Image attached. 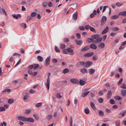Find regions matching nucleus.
<instances>
[{"mask_svg": "<svg viewBox=\"0 0 126 126\" xmlns=\"http://www.w3.org/2000/svg\"><path fill=\"white\" fill-rule=\"evenodd\" d=\"M109 28L108 27H106L104 30L102 32V34H104L106 33L108 31Z\"/></svg>", "mask_w": 126, "mask_h": 126, "instance_id": "2eb2a0df", "label": "nucleus"}, {"mask_svg": "<svg viewBox=\"0 0 126 126\" xmlns=\"http://www.w3.org/2000/svg\"><path fill=\"white\" fill-rule=\"evenodd\" d=\"M33 65H34L33 67V69L34 70L36 69L39 67V65L38 64H33Z\"/></svg>", "mask_w": 126, "mask_h": 126, "instance_id": "473e14b6", "label": "nucleus"}, {"mask_svg": "<svg viewBox=\"0 0 126 126\" xmlns=\"http://www.w3.org/2000/svg\"><path fill=\"white\" fill-rule=\"evenodd\" d=\"M42 105V103H37L35 105V106L37 107H39L41 106Z\"/></svg>", "mask_w": 126, "mask_h": 126, "instance_id": "ea45409f", "label": "nucleus"}, {"mask_svg": "<svg viewBox=\"0 0 126 126\" xmlns=\"http://www.w3.org/2000/svg\"><path fill=\"white\" fill-rule=\"evenodd\" d=\"M30 92L31 93L33 94L35 93L36 92V91L35 90L31 89L30 90Z\"/></svg>", "mask_w": 126, "mask_h": 126, "instance_id": "4d7b16f0", "label": "nucleus"}, {"mask_svg": "<svg viewBox=\"0 0 126 126\" xmlns=\"http://www.w3.org/2000/svg\"><path fill=\"white\" fill-rule=\"evenodd\" d=\"M67 49L68 52H73V50L70 47L69 48Z\"/></svg>", "mask_w": 126, "mask_h": 126, "instance_id": "f704fd0d", "label": "nucleus"}, {"mask_svg": "<svg viewBox=\"0 0 126 126\" xmlns=\"http://www.w3.org/2000/svg\"><path fill=\"white\" fill-rule=\"evenodd\" d=\"M123 80V78L121 79L118 83V85H120L122 83Z\"/></svg>", "mask_w": 126, "mask_h": 126, "instance_id": "a18cd8bd", "label": "nucleus"}, {"mask_svg": "<svg viewBox=\"0 0 126 126\" xmlns=\"http://www.w3.org/2000/svg\"><path fill=\"white\" fill-rule=\"evenodd\" d=\"M99 34H94L91 37L93 38L94 39H98L99 37Z\"/></svg>", "mask_w": 126, "mask_h": 126, "instance_id": "ddd939ff", "label": "nucleus"}, {"mask_svg": "<svg viewBox=\"0 0 126 126\" xmlns=\"http://www.w3.org/2000/svg\"><path fill=\"white\" fill-rule=\"evenodd\" d=\"M20 25L21 26L24 27L25 28H26L27 27L26 24L25 23H22L20 24Z\"/></svg>", "mask_w": 126, "mask_h": 126, "instance_id": "3c124183", "label": "nucleus"}, {"mask_svg": "<svg viewBox=\"0 0 126 126\" xmlns=\"http://www.w3.org/2000/svg\"><path fill=\"white\" fill-rule=\"evenodd\" d=\"M51 75L50 73H48V77L47 80V83H45V85L47 87L48 90L49 88V83L50 81V77Z\"/></svg>", "mask_w": 126, "mask_h": 126, "instance_id": "f257e3e1", "label": "nucleus"}, {"mask_svg": "<svg viewBox=\"0 0 126 126\" xmlns=\"http://www.w3.org/2000/svg\"><path fill=\"white\" fill-rule=\"evenodd\" d=\"M84 61H79L77 63L76 65V66L77 67H79L80 66H82L83 65H84Z\"/></svg>", "mask_w": 126, "mask_h": 126, "instance_id": "39448f33", "label": "nucleus"}, {"mask_svg": "<svg viewBox=\"0 0 126 126\" xmlns=\"http://www.w3.org/2000/svg\"><path fill=\"white\" fill-rule=\"evenodd\" d=\"M90 105L92 108L94 110L95 109V108L94 104L92 102L90 103Z\"/></svg>", "mask_w": 126, "mask_h": 126, "instance_id": "bb28decb", "label": "nucleus"}, {"mask_svg": "<svg viewBox=\"0 0 126 126\" xmlns=\"http://www.w3.org/2000/svg\"><path fill=\"white\" fill-rule=\"evenodd\" d=\"M112 95V92L111 91H109L107 95V98L108 99H110V98Z\"/></svg>", "mask_w": 126, "mask_h": 126, "instance_id": "a211bd4d", "label": "nucleus"}, {"mask_svg": "<svg viewBox=\"0 0 126 126\" xmlns=\"http://www.w3.org/2000/svg\"><path fill=\"white\" fill-rule=\"evenodd\" d=\"M89 49V48L88 47V46H87L85 47H84L82 49H81V51H86L87 50H88Z\"/></svg>", "mask_w": 126, "mask_h": 126, "instance_id": "412c9836", "label": "nucleus"}, {"mask_svg": "<svg viewBox=\"0 0 126 126\" xmlns=\"http://www.w3.org/2000/svg\"><path fill=\"white\" fill-rule=\"evenodd\" d=\"M70 81L72 83L75 84L78 83L79 82L78 80L75 79H71L70 80Z\"/></svg>", "mask_w": 126, "mask_h": 126, "instance_id": "9b49d317", "label": "nucleus"}, {"mask_svg": "<svg viewBox=\"0 0 126 126\" xmlns=\"http://www.w3.org/2000/svg\"><path fill=\"white\" fill-rule=\"evenodd\" d=\"M88 72L89 74L91 75L94 73L95 72V70L94 69L90 68L88 70Z\"/></svg>", "mask_w": 126, "mask_h": 126, "instance_id": "f8f14e48", "label": "nucleus"}, {"mask_svg": "<svg viewBox=\"0 0 126 126\" xmlns=\"http://www.w3.org/2000/svg\"><path fill=\"white\" fill-rule=\"evenodd\" d=\"M37 14V13L36 12H34L31 14V16L32 17H33L35 16Z\"/></svg>", "mask_w": 126, "mask_h": 126, "instance_id": "58836bf2", "label": "nucleus"}, {"mask_svg": "<svg viewBox=\"0 0 126 126\" xmlns=\"http://www.w3.org/2000/svg\"><path fill=\"white\" fill-rule=\"evenodd\" d=\"M90 92V91H88L82 93L81 97H85L88 95Z\"/></svg>", "mask_w": 126, "mask_h": 126, "instance_id": "1a4fd4ad", "label": "nucleus"}, {"mask_svg": "<svg viewBox=\"0 0 126 126\" xmlns=\"http://www.w3.org/2000/svg\"><path fill=\"white\" fill-rule=\"evenodd\" d=\"M93 63L92 62L88 61L86 62H84V66L86 68L88 67L92 64Z\"/></svg>", "mask_w": 126, "mask_h": 126, "instance_id": "7ed1b4c3", "label": "nucleus"}, {"mask_svg": "<svg viewBox=\"0 0 126 126\" xmlns=\"http://www.w3.org/2000/svg\"><path fill=\"white\" fill-rule=\"evenodd\" d=\"M57 97L58 98H60L62 97L61 94L60 93H58L57 94Z\"/></svg>", "mask_w": 126, "mask_h": 126, "instance_id": "69168bd1", "label": "nucleus"}, {"mask_svg": "<svg viewBox=\"0 0 126 126\" xmlns=\"http://www.w3.org/2000/svg\"><path fill=\"white\" fill-rule=\"evenodd\" d=\"M78 16V12L76 11L74 13L73 15V18L75 21H76L77 20Z\"/></svg>", "mask_w": 126, "mask_h": 126, "instance_id": "0eeeda50", "label": "nucleus"}, {"mask_svg": "<svg viewBox=\"0 0 126 126\" xmlns=\"http://www.w3.org/2000/svg\"><path fill=\"white\" fill-rule=\"evenodd\" d=\"M69 72V69L67 68H66L63 70L62 73L64 74L67 73Z\"/></svg>", "mask_w": 126, "mask_h": 126, "instance_id": "393cba45", "label": "nucleus"}, {"mask_svg": "<svg viewBox=\"0 0 126 126\" xmlns=\"http://www.w3.org/2000/svg\"><path fill=\"white\" fill-rule=\"evenodd\" d=\"M89 47L90 48L94 49H96L97 47L96 45L94 43L91 44L90 45Z\"/></svg>", "mask_w": 126, "mask_h": 126, "instance_id": "6e6552de", "label": "nucleus"}, {"mask_svg": "<svg viewBox=\"0 0 126 126\" xmlns=\"http://www.w3.org/2000/svg\"><path fill=\"white\" fill-rule=\"evenodd\" d=\"M105 46V45L104 44L103 42L101 43L98 46V47L101 48H104Z\"/></svg>", "mask_w": 126, "mask_h": 126, "instance_id": "dca6fc26", "label": "nucleus"}, {"mask_svg": "<svg viewBox=\"0 0 126 126\" xmlns=\"http://www.w3.org/2000/svg\"><path fill=\"white\" fill-rule=\"evenodd\" d=\"M118 15L119 16H126V11H125L120 12L118 13Z\"/></svg>", "mask_w": 126, "mask_h": 126, "instance_id": "4be33fe9", "label": "nucleus"}, {"mask_svg": "<svg viewBox=\"0 0 126 126\" xmlns=\"http://www.w3.org/2000/svg\"><path fill=\"white\" fill-rule=\"evenodd\" d=\"M107 18L105 16H103L102 17L101 21V25H103L106 22Z\"/></svg>", "mask_w": 126, "mask_h": 126, "instance_id": "20e7f679", "label": "nucleus"}, {"mask_svg": "<svg viewBox=\"0 0 126 126\" xmlns=\"http://www.w3.org/2000/svg\"><path fill=\"white\" fill-rule=\"evenodd\" d=\"M37 58L38 61H39L41 62L43 61V58L41 56H38L37 57Z\"/></svg>", "mask_w": 126, "mask_h": 126, "instance_id": "b1692460", "label": "nucleus"}, {"mask_svg": "<svg viewBox=\"0 0 126 126\" xmlns=\"http://www.w3.org/2000/svg\"><path fill=\"white\" fill-rule=\"evenodd\" d=\"M76 35L77 38H80V34L79 33H77L76 34Z\"/></svg>", "mask_w": 126, "mask_h": 126, "instance_id": "774afa93", "label": "nucleus"}, {"mask_svg": "<svg viewBox=\"0 0 126 126\" xmlns=\"http://www.w3.org/2000/svg\"><path fill=\"white\" fill-rule=\"evenodd\" d=\"M5 108L3 107H0V111H5Z\"/></svg>", "mask_w": 126, "mask_h": 126, "instance_id": "49530a36", "label": "nucleus"}, {"mask_svg": "<svg viewBox=\"0 0 126 126\" xmlns=\"http://www.w3.org/2000/svg\"><path fill=\"white\" fill-rule=\"evenodd\" d=\"M75 41L76 42L77 45H80L82 42V41L81 40H76Z\"/></svg>", "mask_w": 126, "mask_h": 126, "instance_id": "2f4dec72", "label": "nucleus"}, {"mask_svg": "<svg viewBox=\"0 0 126 126\" xmlns=\"http://www.w3.org/2000/svg\"><path fill=\"white\" fill-rule=\"evenodd\" d=\"M54 49L56 52H60V50L56 46H55Z\"/></svg>", "mask_w": 126, "mask_h": 126, "instance_id": "c85d7f7f", "label": "nucleus"}, {"mask_svg": "<svg viewBox=\"0 0 126 126\" xmlns=\"http://www.w3.org/2000/svg\"><path fill=\"white\" fill-rule=\"evenodd\" d=\"M79 29L82 31H84L85 30V28L83 26H79Z\"/></svg>", "mask_w": 126, "mask_h": 126, "instance_id": "6e6d98bb", "label": "nucleus"}, {"mask_svg": "<svg viewBox=\"0 0 126 126\" xmlns=\"http://www.w3.org/2000/svg\"><path fill=\"white\" fill-rule=\"evenodd\" d=\"M87 41L88 43H91L94 42V39L92 38H89L87 39Z\"/></svg>", "mask_w": 126, "mask_h": 126, "instance_id": "aec40b11", "label": "nucleus"}, {"mask_svg": "<svg viewBox=\"0 0 126 126\" xmlns=\"http://www.w3.org/2000/svg\"><path fill=\"white\" fill-rule=\"evenodd\" d=\"M119 29L117 27H113L112 28V30L114 31H117L119 30Z\"/></svg>", "mask_w": 126, "mask_h": 126, "instance_id": "a19ab883", "label": "nucleus"}, {"mask_svg": "<svg viewBox=\"0 0 126 126\" xmlns=\"http://www.w3.org/2000/svg\"><path fill=\"white\" fill-rule=\"evenodd\" d=\"M11 91V90L9 89H6L3 90L2 92V94H4L6 92H9Z\"/></svg>", "mask_w": 126, "mask_h": 126, "instance_id": "a878e982", "label": "nucleus"}, {"mask_svg": "<svg viewBox=\"0 0 126 126\" xmlns=\"http://www.w3.org/2000/svg\"><path fill=\"white\" fill-rule=\"evenodd\" d=\"M52 62L54 63H56L57 62V61L56 59L53 58L52 59Z\"/></svg>", "mask_w": 126, "mask_h": 126, "instance_id": "bf43d9fd", "label": "nucleus"}, {"mask_svg": "<svg viewBox=\"0 0 126 126\" xmlns=\"http://www.w3.org/2000/svg\"><path fill=\"white\" fill-rule=\"evenodd\" d=\"M12 6L14 9L16 10L17 7V6L15 4H13Z\"/></svg>", "mask_w": 126, "mask_h": 126, "instance_id": "864d4df0", "label": "nucleus"}, {"mask_svg": "<svg viewBox=\"0 0 126 126\" xmlns=\"http://www.w3.org/2000/svg\"><path fill=\"white\" fill-rule=\"evenodd\" d=\"M97 58V56L95 55L93 57V59L94 60H96Z\"/></svg>", "mask_w": 126, "mask_h": 126, "instance_id": "13d9d810", "label": "nucleus"}, {"mask_svg": "<svg viewBox=\"0 0 126 126\" xmlns=\"http://www.w3.org/2000/svg\"><path fill=\"white\" fill-rule=\"evenodd\" d=\"M103 99L101 97L98 98V101L99 103H102L103 101Z\"/></svg>", "mask_w": 126, "mask_h": 126, "instance_id": "4c0bfd02", "label": "nucleus"}, {"mask_svg": "<svg viewBox=\"0 0 126 126\" xmlns=\"http://www.w3.org/2000/svg\"><path fill=\"white\" fill-rule=\"evenodd\" d=\"M31 111L29 110H26L25 111V113L26 114H28L31 112Z\"/></svg>", "mask_w": 126, "mask_h": 126, "instance_id": "052dcab7", "label": "nucleus"}, {"mask_svg": "<svg viewBox=\"0 0 126 126\" xmlns=\"http://www.w3.org/2000/svg\"><path fill=\"white\" fill-rule=\"evenodd\" d=\"M18 120L22 121H26V117L22 116H18L17 117Z\"/></svg>", "mask_w": 126, "mask_h": 126, "instance_id": "423d86ee", "label": "nucleus"}, {"mask_svg": "<svg viewBox=\"0 0 126 126\" xmlns=\"http://www.w3.org/2000/svg\"><path fill=\"white\" fill-rule=\"evenodd\" d=\"M1 9L2 10V11L3 12V14H4L5 16H6L7 15V14L6 12L3 9L1 8V6H0V14L2 13V12L1 11Z\"/></svg>", "mask_w": 126, "mask_h": 126, "instance_id": "5701e85b", "label": "nucleus"}, {"mask_svg": "<svg viewBox=\"0 0 126 126\" xmlns=\"http://www.w3.org/2000/svg\"><path fill=\"white\" fill-rule=\"evenodd\" d=\"M60 48L61 49H63L66 47V46L64 44H61L60 45Z\"/></svg>", "mask_w": 126, "mask_h": 126, "instance_id": "e433bc0d", "label": "nucleus"}, {"mask_svg": "<svg viewBox=\"0 0 126 126\" xmlns=\"http://www.w3.org/2000/svg\"><path fill=\"white\" fill-rule=\"evenodd\" d=\"M119 16L117 15H115L112 16L111 18L113 19H114L118 18Z\"/></svg>", "mask_w": 126, "mask_h": 126, "instance_id": "de8ad7c7", "label": "nucleus"}, {"mask_svg": "<svg viewBox=\"0 0 126 126\" xmlns=\"http://www.w3.org/2000/svg\"><path fill=\"white\" fill-rule=\"evenodd\" d=\"M115 4L117 6L119 7L122 5L123 4L118 2L116 3Z\"/></svg>", "mask_w": 126, "mask_h": 126, "instance_id": "c9c22d12", "label": "nucleus"}, {"mask_svg": "<svg viewBox=\"0 0 126 126\" xmlns=\"http://www.w3.org/2000/svg\"><path fill=\"white\" fill-rule=\"evenodd\" d=\"M14 102V100L13 99H10L8 100V102L10 104H12Z\"/></svg>", "mask_w": 126, "mask_h": 126, "instance_id": "cd10ccee", "label": "nucleus"}, {"mask_svg": "<svg viewBox=\"0 0 126 126\" xmlns=\"http://www.w3.org/2000/svg\"><path fill=\"white\" fill-rule=\"evenodd\" d=\"M94 54L93 52H91L86 53L84 55V56L86 57H90L93 56Z\"/></svg>", "mask_w": 126, "mask_h": 126, "instance_id": "4468645a", "label": "nucleus"}, {"mask_svg": "<svg viewBox=\"0 0 126 126\" xmlns=\"http://www.w3.org/2000/svg\"><path fill=\"white\" fill-rule=\"evenodd\" d=\"M79 70L82 72L84 73H88V71L86 68H81Z\"/></svg>", "mask_w": 126, "mask_h": 126, "instance_id": "6ab92c4d", "label": "nucleus"}, {"mask_svg": "<svg viewBox=\"0 0 126 126\" xmlns=\"http://www.w3.org/2000/svg\"><path fill=\"white\" fill-rule=\"evenodd\" d=\"M26 2L25 1H23L21 2V4L22 5H24L26 4V5H27V4H26Z\"/></svg>", "mask_w": 126, "mask_h": 126, "instance_id": "0e129e2a", "label": "nucleus"}, {"mask_svg": "<svg viewBox=\"0 0 126 126\" xmlns=\"http://www.w3.org/2000/svg\"><path fill=\"white\" fill-rule=\"evenodd\" d=\"M110 103L111 104H114L115 103V101L114 100L112 99H110Z\"/></svg>", "mask_w": 126, "mask_h": 126, "instance_id": "c03bdc74", "label": "nucleus"}, {"mask_svg": "<svg viewBox=\"0 0 126 126\" xmlns=\"http://www.w3.org/2000/svg\"><path fill=\"white\" fill-rule=\"evenodd\" d=\"M115 99L118 100H120L122 99V98L121 97L118 96H115L114 97Z\"/></svg>", "mask_w": 126, "mask_h": 126, "instance_id": "c756f323", "label": "nucleus"}, {"mask_svg": "<svg viewBox=\"0 0 126 126\" xmlns=\"http://www.w3.org/2000/svg\"><path fill=\"white\" fill-rule=\"evenodd\" d=\"M126 84L125 83H123L121 86V87L123 89H126V87H125Z\"/></svg>", "mask_w": 126, "mask_h": 126, "instance_id": "8fccbe9b", "label": "nucleus"}, {"mask_svg": "<svg viewBox=\"0 0 126 126\" xmlns=\"http://www.w3.org/2000/svg\"><path fill=\"white\" fill-rule=\"evenodd\" d=\"M116 34V33L115 32H112L110 34V35L112 36L113 37Z\"/></svg>", "mask_w": 126, "mask_h": 126, "instance_id": "338daca9", "label": "nucleus"}, {"mask_svg": "<svg viewBox=\"0 0 126 126\" xmlns=\"http://www.w3.org/2000/svg\"><path fill=\"white\" fill-rule=\"evenodd\" d=\"M37 74V72H35L33 73H32V75L33 76H35Z\"/></svg>", "mask_w": 126, "mask_h": 126, "instance_id": "603ef678", "label": "nucleus"}, {"mask_svg": "<svg viewBox=\"0 0 126 126\" xmlns=\"http://www.w3.org/2000/svg\"><path fill=\"white\" fill-rule=\"evenodd\" d=\"M26 121L29 122H34V120L31 117L26 118Z\"/></svg>", "mask_w": 126, "mask_h": 126, "instance_id": "9d476101", "label": "nucleus"}, {"mask_svg": "<svg viewBox=\"0 0 126 126\" xmlns=\"http://www.w3.org/2000/svg\"><path fill=\"white\" fill-rule=\"evenodd\" d=\"M90 30L92 32H96V31H95V29L92 27L91 26L90 27Z\"/></svg>", "mask_w": 126, "mask_h": 126, "instance_id": "79ce46f5", "label": "nucleus"}, {"mask_svg": "<svg viewBox=\"0 0 126 126\" xmlns=\"http://www.w3.org/2000/svg\"><path fill=\"white\" fill-rule=\"evenodd\" d=\"M51 59V57L49 56L47 57L46 59L45 65L46 66H48L49 64Z\"/></svg>", "mask_w": 126, "mask_h": 126, "instance_id": "f03ea898", "label": "nucleus"}, {"mask_svg": "<svg viewBox=\"0 0 126 126\" xmlns=\"http://www.w3.org/2000/svg\"><path fill=\"white\" fill-rule=\"evenodd\" d=\"M63 52L64 54H68V52L67 51V49H65L63 50Z\"/></svg>", "mask_w": 126, "mask_h": 126, "instance_id": "37998d69", "label": "nucleus"}, {"mask_svg": "<svg viewBox=\"0 0 126 126\" xmlns=\"http://www.w3.org/2000/svg\"><path fill=\"white\" fill-rule=\"evenodd\" d=\"M52 116L51 115H48L47 117V119L49 120L52 117Z\"/></svg>", "mask_w": 126, "mask_h": 126, "instance_id": "e2e57ef3", "label": "nucleus"}, {"mask_svg": "<svg viewBox=\"0 0 126 126\" xmlns=\"http://www.w3.org/2000/svg\"><path fill=\"white\" fill-rule=\"evenodd\" d=\"M34 65H33V64L29 66L28 68L30 69H31L33 68V67Z\"/></svg>", "mask_w": 126, "mask_h": 126, "instance_id": "5fc2aeb1", "label": "nucleus"}, {"mask_svg": "<svg viewBox=\"0 0 126 126\" xmlns=\"http://www.w3.org/2000/svg\"><path fill=\"white\" fill-rule=\"evenodd\" d=\"M90 26L89 25H87L85 26V29L87 30H88L89 29H90Z\"/></svg>", "mask_w": 126, "mask_h": 126, "instance_id": "680f3d73", "label": "nucleus"}, {"mask_svg": "<svg viewBox=\"0 0 126 126\" xmlns=\"http://www.w3.org/2000/svg\"><path fill=\"white\" fill-rule=\"evenodd\" d=\"M99 114L100 116H102L104 115V112L101 110H100L98 111Z\"/></svg>", "mask_w": 126, "mask_h": 126, "instance_id": "7c9ffc66", "label": "nucleus"}, {"mask_svg": "<svg viewBox=\"0 0 126 126\" xmlns=\"http://www.w3.org/2000/svg\"><path fill=\"white\" fill-rule=\"evenodd\" d=\"M121 92L123 94V96H125L126 94V90H121Z\"/></svg>", "mask_w": 126, "mask_h": 126, "instance_id": "72a5a7b5", "label": "nucleus"}, {"mask_svg": "<svg viewBox=\"0 0 126 126\" xmlns=\"http://www.w3.org/2000/svg\"><path fill=\"white\" fill-rule=\"evenodd\" d=\"M85 113L87 114H88L89 113V111L88 109H85Z\"/></svg>", "mask_w": 126, "mask_h": 126, "instance_id": "09e8293b", "label": "nucleus"}, {"mask_svg": "<svg viewBox=\"0 0 126 126\" xmlns=\"http://www.w3.org/2000/svg\"><path fill=\"white\" fill-rule=\"evenodd\" d=\"M86 83V82L83 80L80 79L79 80V84L81 86L84 85Z\"/></svg>", "mask_w": 126, "mask_h": 126, "instance_id": "f3484780", "label": "nucleus"}]
</instances>
